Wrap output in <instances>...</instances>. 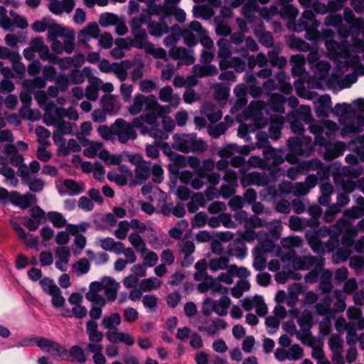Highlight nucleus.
Wrapping results in <instances>:
<instances>
[{"mask_svg":"<svg viewBox=\"0 0 364 364\" xmlns=\"http://www.w3.org/2000/svg\"><path fill=\"white\" fill-rule=\"evenodd\" d=\"M9 161L12 165L18 166L22 165L23 157L17 153L16 147L13 144L0 146V164L7 165Z\"/></svg>","mask_w":364,"mask_h":364,"instance_id":"nucleus-17","label":"nucleus"},{"mask_svg":"<svg viewBox=\"0 0 364 364\" xmlns=\"http://www.w3.org/2000/svg\"><path fill=\"white\" fill-rule=\"evenodd\" d=\"M280 243L282 247L289 250V252L293 251V248L300 247L302 245L303 241L300 237L290 236L282 238Z\"/></svg>","mask_w":364,"mask_h":364,"instance_id":"nucleus-60","label":"nucleus"},{"mask_svg":"<svg viewBox=\"0 0 364 364\" xmlns=\"http://www.w3.org/2000/svg\"><path fill=\"white\" fill-rule=\"evenodd\" d=\"M162 284V282L156 277H149L144 279L140 282V289L144 292L151 291L159 289Z\"/></svg>","mask_w":364,"mask_h":364,"instance_id":"nucleus-53","label":"nucleus"},{"mask_svg":"<svg viewBox=\"0 0 364 364\" xmlns=\"http://www.w3.org/2000/svg\"><path fill=\"white\" fill-rule=\"evenodd\" d=\"M43 122L48 126H53L57 131L63 134H70L73 132V125L65 120H55L51 112H47L43 115Z\"/></svg>","mask_w":364,"mask_h":364,"instance_id":"nucleus-21","label":"nucleus"},{"mask_svg":"<svg viewBox=\"0 0 364 364\" xmlns=\"http://www.w3.org/2000/svg\"><path fill=\"white\" fill-rule=\"evenodd\" d=\"M228 328L227 322L220 318L213 320L207 319L204 322V326H200L198 330L205 332L208 336H214L220 330H225Z\"/></svg>","mask_w":364,"mask_h":364,"instance_id":"nucleus-24","label":"nucleus"},{"mask_svg":"<svg viewBox=\"0 0 364 364\" xmlns=\"http://www.w3.org/2000/svg\"><path fill=\"white\" fill-rule=\"evenodd\" d=\"M147 27L149 33L155 37H161L169 31L168 25L164 20H161L160 22L149 21Z\"/></svg>","mask_w":364,"mask_h":364,"instance_id":"nucleus-43","label":"nucleus"},{"mask_svg":"<svg viewBox=\"0 0 364 364\" xmlns=\"http://www.w3.org/2000/svg\"><path fill=\"white\" fill-rule=\"evenodd\" d=\"M159 98L163 102L170 104L173 107H177L180 104V96L173 92L172 87L166 85L160 89Z\"/></svg>","mask_w":364,"mask_h":364,"instance_id":"nucleus-27","label":"nucleus"},{"mask_svg":"<svg viewBox=\"0 0 364 364\" xmlns=\"http://www.w3.org/2000/svg\"><path fill=\"white\" fill-rule=\"evenodd\" d=\"M55 267L61 272H66L71 256L70 248L65 246L58 247L55 250Z\"/></svg>","mask_w":364,"mask_h":364,"instance_id":"nucleus-25","label":"nucleus"},{"mask_svg":"<svg viewBox=\"0 0 364 364\" xmlns=\"http://www.w3.org/2000/svg\"><path fill=\"white\" fill-rule=\"evenodd\" d=\"M229 259L228 257L220 256L209 260V268L213 271L225 269L228 267Z\"/></svg>","mask_w":364,"mask_h":364,"instance_id":"nucleus-62","label":"nucleus"},{"mask_svg":"<svg viewBox=\"0 0 364 364\" xmlns=\"http://www.w3.org/2000/svg\"><path fill=\"white\" fill-rule=\"evenodd\" d=\"M71 46L70 50L67 48V44L65 43V38H63V42H61L58 39H55L53 41H50L52 42L51 43V49L52 50L57 53V54H62L63 52H65L67 53H71L74 50V41H75V36H72L71 38Z\"/></svg>","mask_w":364,"mask_h":364,"instance_id":"nucleus-48","label":"nucleus"},{"mask_svg":"<svg viewBox=\"0 0 364 364\" xmlns=\"http://www.w3.org/2000/svg\"><path fill=\"white\" fill-rule=\"evenodd\" d=\"M132 34L134 38L131 41V46L138 49H144L146 52L148 46L151 44V43L147 41L148 35L146 31L132 33Z\"/></svg>","mask_w":364,"mask_h":364,"instance_id":"nucleus-44","label":"nucleus"},{"mask_svg":"<svg viewBox=\"0 0 364 364\" xmlns=\"http://www.w3.org/2000/svg\"><path fill=\"white\" fill-rule=\"evenodd\" d=\"M254 34L258 38L259 43L265 47L270 48L273 46V36L270 32L255 29Z\"/></svg>","mask_w":364,"mask_h":364,"instance_id":"nucleus-63","label":"nucleus"},{"mask_svg":"<svg viewBox=\"0 0 364 364\" xmlns=\"http://www.w3.org/2000/svg\"><path fill=\"white\" fill-rule=\"evenodd\" d=\"M330 68V64L325 60H320L314 65H311L314 75L307 80L308 86L311 88H321L322 82L328 80Z\"/></svg>","mask_w":364,"mask_h":364,"instance_id":"nucleus-13","label":"nucleus"},{"mask_svg":"<svg viewBox=\"0 0 364 364\" xmlns=\"http://www.w3.org/2000/svg\"><path fill=\"white\" fill-rule=\"evenodd\" d=\"M193 73L198 77H203L215 75L218 73V70L214 65L196 64L193 67Z\"/></svg>","mask_w":364,"mask_h":364,"instance_id":"nucleus-37","label":"nucleus"},{"mask_svg":"<svg viewBox=\"0 0 364 364\" xmlns=\"http://www.w3.org/2000/svg\"><path fill=\"white\" fill-rule=\"evenodd\" d=\"M129 242L139 253L146 249V245L143 238L138 233H131L128 237Z\"/></svg>","mask_w":364,"mask_h":364,"instance_id":"nucleus-64","label":"nucleus"},{"mask_svg":"<svg viewBox=\"0 0 364 364\" xmlns=\"http://www.w3.org/2000/svg\"><path fill=\"white\" fill-rule=\"evenodd\" d=\"M300 4L305 8H311L316 13L324 14L329 12L330 14L325 19L326 27H334L338 34H341V16L336 14L337 11L341 9V1L337 0V3L333 1L329 2L326 6L317 0H299Z\"/></svg>","mask_w":364,"mask_h":364,"instance_id":"nucleus-7","label":"nucleus"},{"mask_svg":"<svg viewBox=\"0 0 364 364\" xmlns=\"http://www.w3.org/2000/svg\"><path fill=\"white\" fill-rule=\"evenodd\" d=\"M286 102L284 97L280 94H272L270 97L269 105L271 109L279 114L284 112V105Z\"/></svg>","mask_w":364,"mask_h":364,"instance_id":"nucleus-57","label":"nucleus"},{"mask_svg":"<svg viewBox=\"0 0 364 364\" xmlns=\"http://www.w3.org/2000/svg\"><path fill=\"white\" fill-rule=\"evenodd\" d=\"M357 109L364 112V98H358L353 102ZM364 129V115L357 113L350 104L343 102V136L347 134L359 135Z\"/></svg>","mask_w":364,"mask_h":364,"instance_id":"nucleus-6","label":"nucleus"},{"mask_svg":"<svg viewBox=\"0 0 364 364\" xmlns=\"http://www.w3.org/2000/svg\"><path fill=\"white\" fill-rule=\"evenodd\" d=\"M234 93L237 97L233 109H240L247 104V86L245 84H239L234 89Z\"/></svg>","mask_w":364,"mask_h":364,"instance_id":"nucleus-51","label":"nucleus"},{"mask_svg":"<svg viewBox=\"0 0 364 364\" xmlns=\"http://www.w3.org/2000/svg\"><path fill=\"white\" fill-rule=\"evenodd\" d=\"M36 196L31 193L21 195L17 191L11 192V203L26 209L36 203Z\"/></svg>","mask_w":364,"mask_h":364,"instance_id":"nucleus-28","label":"nucleus"},{"mask_svg":"<svg viewBox=\"0 0 364 364\" xmlns=\"http://www.w3.org/2000/svg\"><path fill=\"white\" fill-rule=\"evenodd\" d=\"M103 109L111 114H114L119 109L116 105L115 99L112 95L105 96L101 101Z\"/></svg>","mask_w":364,"mask_h":364,"instance_id":"nucleus-61","label":"nucleus"},{"mask_svg":"<svg viewBox=\"0 0 364 364\" xmlns=\"http://www.w3.org/2000/svg\"><path fill=\"white\" fill-rule=\"evenodd\" d=\"M100 290H104L107 300L113 301L116 299L120 284L111 277H105L98 282Z\"/></svg>","mask_w":364,"mask_h":364,"instance_id":"nucleus-20","label":"nucleus"},{"mask_svg":"<svg viewBox=\"0 0 364 364\" xmlns=\"http://www.w3.org/2000/svg\"><path fill=\"white\" fill-rule=\"evenodd\" d=\"M201 113L212 123L219 121L223 115L221 111L218 109L215 106L210 102H205L203 105Z\"/></svg>","mask_w":364,"mask_h":364,"instance_id":"nucleus-35","label":"nucleus"},{"mask_svg":"<svg viewBox=\"0 0 364 364\" xmlns=\"http://www.w3.org/2000/svg\"><path fill=\"white\" fill-rule=\"evenodd\" d=\"M319 22L315 18L314 14L310 10H306L297 23H289L288 27L296 32L306 31L305 38L311 41H318L321 38H330L334 36V31L328 27L322 33L317 30Z\"/></svg>","mask_w":364,"mask_h":364,"instance_id":"nucleus-5","label":"nucleus"},{"mask_svg":"<svg viewBox=\"0 0 364 364\" xmlns=\"http://www.w3.org/2000/svg\"><path fill=\"white\" fill-rule=\"evenodd\" d=\"M219 67L221 70L231 68L237 73H242L246 68V63L242 58L239 57H233L230 58L228 60H220Z\"/></svg>","mask_w":364,"mask_h":364,"instance_id":"nucleus-32","label":"nucleus"},{"mask_svg":"<svg viewBox=\"0 0 364 364\" xmlns=\"http://www.w3.org/2000/svg\"><path fill=\"white\" fill-rule=\"evenodd\" d=\"M319 187L321 195L318 198V203L321 205H328L331 202V196L333 193V188L329 183H321Z\"/></svg>","mask_w":364,"mask_h":364,"instance_id":"nucleus-49","label":"nucleus"},{"mask_svg":"<svg viewBox=\"0 0 364 364\" xmlns=\"http://www.w3.org/2000/svg\"><path fill=\"white\" fill-rule=\"evenodd\" d=\"M276 79L278 82L277 85H276L273 79H269L263 84V88L268 92L278 89L285 95L291 94L292 87L289 82V77H288L283 71H280L277 74Z\"/></svg>","mask_w":364,"mask_h":364,"instance_id":"nucleus-16","label":"nucleus"},{"mask_svg":"<svg viewBox=\"0 0 364 364\" xmlns=\"http://www.w3.org/2000/svg\"><path fill=\"white\" fill-rule=\"evenodd\" d=\"M143 261L144 266L146 267H154L159 259L157 254L152 250L146 248L139 253Z\"/></svg>","mask_w":364,"mask_h":364,"instance_id":"nucleus-58","label":"nucleus"},{"mask_svg":"<svg viewBox=\"0 0 364 364\" xmlns=\"http://www.w3.org/2000/svg\"><path fill=\"white\" fill-rule=\"evenodd\" d=\"M279 256L282 262H291L293 268L296 270H308L315 265H322L321 257L314 256L299 257L296 255L295 251H289L286 253L280 252Z\"/></svg>","mask_w":364,"mask_h":364,"instance_id":"nucleus-11","label":"nucleus"},{"mask_svg":"<svg viewBox=\"0 0 364 364\" xmlns=\"http://www.w3.org/2000/svg\"><path fill=\"white\" fill-rule=\"evenodd\" d=\"M326 47L328 50V57L338 63L340 62L341 58V46L339 43L327 40L326 41Z\"/></svg>","mask_w":364,"mask_h":364,"instance_id":"nucleus-52","label":"nucleus"},{"mask_svg":"<svg viewBox=\"0 0 364 364\" xmlns=\"http://www.w3.org/2000/svg\"><path fill=\"white\" fill-rule=\"evenodd\" d=\"M106 336L107 339L113 343H123L127 346H132L134 343V339L128 333L120 332L118 329H114L110 331H107Z\"/></svg>","mask_w":364,"mask_h":364,"instance_id":"nucleus-29","label":"nucleus"},{"mask_svg":"<svg viewBox=\"0 0 364 364\" xmlns=\"http://www.w3.org/2000/svg\"><path fill=\"white\" fill-rule=\"evenodd\" d=\"M318 233L321 236H329L327 243L323 244L316 232H308L306 233V239L312 250L316 253L324 252H333L339 245V236L341 234V219L331 227H321Z\"/></svg>","mask_w":364,"mask_h":364,"instance_id":"nucleus-3","label":"nucleus"},{"mask_svg":"<svg viewBox=\"0 0 364 364\" xmlns=\"http://www.w3.org/2000/svg\"><path fill=\"white\" fill-rule=\"evenodd\" d=\"M75 0H50L48 9L55 15L70 14L75 7Z\"/></svg>","mask_w":364,"mask_h":364,"instance_id":"nucleus-22","label":"nucleus"},{"mask_svg":"<svg viewBox=\"0 0 364 364\" xmlns=\"http://www.w3.org/2000/svg\"><path fill=\"white\" fill-rule=\"evenodd\" d=\"M271 124L269 127V136L272 139L277 140L281 134V128L284 124V119L282 115L274 114L271 116Z\"/></svg>","mask_w":364,"mask_h":364,"instance_id":"nucleus-38","label":"nucleus"},{"mask_svg":"<svg viewBox=\"0 0 364 364\" xmlns=\"http://www.w3.org/2000/svg\"><path fill=\"white\" fill-rule=\"evenodd\" d=\"M266 107V104L262 101H253L249 105L244 112L245 123L238 128L239 136L246 138L245 140L248 141L250 137L246 136L249 132H254L267 124V120L263 116Z\"/></svg>","mask_w":364,"mask_h":364,"instance_id":"nucleus-4","label":"nucleus"},{"mask_svg":"<svg viewBox=\"0 0 364 364\" xmlns=\"http://www.w3.org/2000/svg\"><path fill=\"white\" fill-rule=\"evenodd\" d=\"M287 120H290L291 118H297L306 123H310L311 117V111L309 106L301 105L298 109L291 111L287 115Z\"/></svg>","mask_w":364,"mask_h":364,"instance_id":"nucleus-36","label":"nucleus"},{"mask_svg":"<svg viewBox=\"0 0 364 364\" xmlns=\"http://www.w3.org/2000/svg\"><path fill=\"white\" fill-rule=\"evenodd\" d=\"M306 63V58L304 55L297 54L294 55L290 58V63L291 68V75L294 77H301L305 73L304 65Z\"/></svg>","mask_w":364,"mask_h":364,"instance_id":"nucleus-33","label":"nucleus"},{"mask_svg":"<svg viewBox=\"0 0 364 364\" xmlns=\"http://www.w3.org/2000/svg\"><path fill=\"white\" fill-rule=\"evenodd\" d=\"M168 109L164 112L159 114L157 111L154 112L155 122L153 124H146L147 132L144 134H149L156 139H166L168 133L175 128V122L168 114L171 112L169 106L165 105Z\"/></svg>","mask_w":364,"mask_h":364,"instance_id":"nucleus-8","label":"nucleus"},{"mask_svg":"<svg viewBox=\"0 0 364 364\" xmlns=\"http://www.w3.org/2000/svg\"><path fill=\"white\" fill-rule=\"evenodd\" d=\"M217 46H218V56L220 58V60L230 59L232 52L228 40L220 38L217 41Z\"/></svg>","mask_w":364,"mask_h":364,"instance_id":"nucleus-55","label":"nucleus"},{"mask_svg":"<svg viewBox=\"0 0 364 364\" xmlns=\"http://www.w3.org/2000/svg\"><path fill=\"white\" fill-rule=\"evenodd\" d=\"M231 304V300L228 296H223L213 303V311L220 316H225L228 314V309Z\"/></svg>","mask_w":364,"mask_h":364,"instance_id":"nucleus-50","label":"nucleus"},{"mask_svg":"<svg viewBox=\"0 0 364 364\" xmlns=\"http://www.w3.org/2000/svg\"><path fill=\"white\" fill-rule=\"evenodd\" d=\"M264 132H258L257 134V142L256 146L258 148L264 147L263 154L267 161L270 162L276 166L281 164L284 161V152L281 149H275L269 145L267 139H263L265 136Z\"/></svg>","mask_w":364,"mask_h":364,"instance_id":"nucleus-14","label":"nucleus"},{"mask_svg":"<svg viewBox=\"0 0 364 364\" xmlns=\"http://www.w3.org/2000/svg\"><path fill=\"white\" fill-rule=\"evenodd\" d=\"M269 178L265 173L252 172L245 173L241 176L240 183L242 186L246 187L250 185L264 186L269 183Z\"/></svg>","mask_w":364,"mask_h":364,"instance_id":"nucleus-23","label":"nucleus"},{"mask_svg":"<svg viewBox=\"0 0 364 364\" xmlns=\"http://www.w3.org/2000/svg\"><path fill=\"white\" fill-rule=\"evenodd\" d=\"M36 345L43 352L50 353L53 357L65 360L67 359L68 354L67 350L62 346L45 338H39L36 340Z\"/></svg>","mask_w":364,"mask_h":364,"instance_id":"nucleus-15","label":"nucleus"},{"mask_svg":"<svg viewBox=\"0 0 364 364\" xmlns=\"http://www.w3.org/2000/svg\"><path fill=\"white\" fill-rule=\"evenodd\" d=\"M145 107L144 114L136 117L133 123L137 129H140L141 134L147 132L146 124H153L155 122L154 112L157 111L159 114L164 112L168 109L166 106L160 105L154 95H144L136 94L134 95L132 104L128 107V112L132 115H137Z\"/></svg>","mask_w":364,"mask_h":364,"instance_id":"nucleus-2","label":"nucleus"},{"mask_svg":"<svg viewBox=\"0 0 364 364\" xmlns=\"http://www.w3.org/2000/svg\"><path fill=\"white\" fill-rule=\"evenodd\" d=\"M151 174V163L146 162L135 168L134 176L137 183H144Z\"/></svg>","mask_w":364,"mask_h":364,"instance_id":"nucleus-46","label":"nucleus"},{"mask_svg":"<svg viewBox=\"0 0 364 364\" xmlns=\"http://www.w3.org/2000/svg\"><path fill=\"white\" fill-rule=\"evenodd\" d=\"M121 323V317L118 313H113L109 316H105L102 321L103 327L110 331L117 329V326Z\"/></svg>","mask_w":364,"mask_h":364,"instance_id":"nucleus-56","label":"nucleus"},{"mask_svg":"<svg viewBox=\"0 0 364 364\" xmlns=\"http://www.w3.org/2000/svg\"><path fill=\"white\" fill-rule=\"evenodd\" d=\"M100 28L97 23L91 22L81 30L78 34V41L80 43H86L91 38H96L99 36Z\"/></svg>","mask_w":364,"mask_h":364,"instance_id":"nucleus-30","label":"nucleus"},{"mask_svg":"<svg viewBox=\"0 0 364 364\" xmlns=\"http://www.w3.org/2000/svg\"><path fill=\"white\" fill-rule=\"evenodd\" d=\"M228 252L231 256L242 259L247 255V248L240 240H235L228 245Z\"/></svg>","mask_w":364,"mask_h":364,"instance_id":"nucleus-45","label":"nucleus"},{"mask_svg":"<svg viewBox=\"0 0 364 364\" xmlns=\"http://www.w3.org/2000/svg\"><path fill=\"white\" fill-rule=\"evenodd\" d=\"M133 122H127L122 118H118L113 123V129L115 131V136L122 144H126L129 140L134 141L137 138V133L135 130Z\"/></svg>","mask_w":364,"mask_h":364,"instance_id":"nucleus-12","label":"nucleus"},{"mask_svg":"<svg viewBox=\"0 0 364 364\" xmlns=\"http://www.w3.org/2000/svg\"><path fill=\"white\" fill-rule=\"evenodd\" d=\"M169 55L174 60H178L177 68L183 65H191L195 62L193 50L183 47L173 46L169 50Z\"/></svg>","mask_w":364,"mask_h":364,"instance_id":"nucleus-19","label":"nucleus"},{"mask_svg":"<svg viewBox=\"0 0 364 364\" xmlns=\"http://www.w3.org/2000/svg\"><path fill=\"white\" fill-rule=\"evenodd\" d=\"M215 97L221 105L227 102L230 95V87L224 84L218 83L214 86Z\"/></svg>","mask_w":364,"mask_h":364,"instance_id":"nucleus-54","label":"nucleus"},{"mask_svg":"<svg viewBox=\"0 0 364 364\" xmlns=\"http://www.w3.org/2000/svg\"><path fill=\"white\" fill-rule=\"evenodd\" d=\"M80 144L85 147L83 154L88 158H94L99 156L100 151L102 150V143L89 139H83L80 141Z\"/></svg>","mask_w":364,"mask_h":364,"instance_id":"nucleus-34","label":"nucleus"},{"mask_svg":"<svg viewBox=\"0 0 364 364\" xmlns=\"http://www.w3.org/2000/svg\"><path fill=\"white\" fill-rule=\"evenodd\" d=\"M289 153L286 159L291 164L296 162V156H308L313 151L311 139L309 136L291 137L288 140Z\"/></svg>","mask_w":364,"mask_h":364,"instance_id":"nucleus-10","label":"nucleus"},{"mask_svg":"<svg viewBox=\"0 0 364 364\" xmlns=\"http://www.w3.org/2000/svg\"><path fill=\"white\" fill-rule=\"evenodd\" d=\"M260 237H258V245L255 249H259L262 253L273 252L275 246L272 240L269 238L268 233L260 231Z\"/></svg>","mask_w":364,"mask_h":364,"instance_id":"nucleus-42","label":"nucleus"},{"mask_svg":"<svg viewBox=\"0 0 364 364\" xmlns=\"http://www.w3.org/2000/svg\"><path fill=\"white\" fill-rule=\"evenodd\" d=\"M86 332L88 335L90 342L102 343L104 335L98 330L97 323L93 320H90L87 323Z\"/></svg>","mask_w":364,"mask_h":364,"instance_id":"nucleus-39","label":"nucleus"},{"mask_svg":"<svg viewBox=\"0 0 364 364\" xmlns=\"http://www.w3.org/2000/svg\"><path fill=\"white\" fill-rule=\"evenodd\" d=\"M330 349L333 353L332 360L334 364H341V338L339 335H332L328 341Z\"/></svg>","mask_w":364,"mask_h":364,"instance_id":"nucleus-31","label":"nucleus"},{"mask_svg":"<svg viewBox=\"0 0 364 364\" xmlns=\"http://www.w3.org/2000/svg\"><path fill=\"white\" fill-rule=\"evenodd\" d=\"M63 186L69 196H77L85 191V183L81 181H76L73 179H65L63 181Z\"/></svg>","mask_w":364,"mask_h":364,"instance_id":"nucleus-41","label":"nucleus"},{"mask_svg":"<svg viewBox=\"0 0 364 364\" xmlns=\"http://www.w3.org/2000/svg\"><path fill=\"white\" fill-rule=\"evenodd\" d=\"M254 257L253 267L257 271H262L267 266L265 254L259 249H254L252 251Z\"/></svg>","mask_w":364,"mask_h":364,"instance_id":"nucleus-59","label":"nucleus"},{"mask_svg":"<svg viewBox=\"0 0 364 364\" xmlns=\"http://www.w3.org/2000/svg\"><path fill=\"white\" fill-rule=\"evenodd\" d=\"M74 32L73 30L63 27L57 23H52L49 25L48 29V41H53L55 39H58V38H65V43L67 44V48L70 50V43L72 36H74Z\"/></svg>","mask_w":364,"mask_h":364,"instance_id":"nucleus-18","label":"nucleus"},{"mask_svg":"<svg viewBox=\"0 0 364 364\" xmlns=\"http://www.w3.org/2000/svg\"><path fill=\"white\" fill-rule=\"evenodd\" d=\"M173 139L172 147L183 153H203L208 149L207 143L196 134H176Z\"/></svg>","mask_w":364,"mask_h":364,"instance_id":"nucleus-9","label":"nucleus"},{"mask_svg":"<svg viewBox=\"0 0 364 364\" xmlns=\"http://www.w3.org/2000/svg\"><path fill=\"white\" fill-rule=\"evenodd\" d=\"M98 282H93L90 284V290L85 294L86 299L92 302L95 306L103 307L106 304V299L100 293V290Z\"/></svg>","mask_w":364,"mask_h":364,"instance_id":"nucleus-26","label":"nucleus"},{"mask_svg":"<svg viewBox=\"0 0 364 364\" xmlns=\"http://www.w3.org/2000/svg\"><path fill=\"white\" fill-rule=\"evenodd\" d=\"M132 63L129 60H122L120 63H114L112 72L117 77L124 82L127 78V71L130 69Z\"/></svg>","mask_w":364,"mask_h":364,"instance_id":"nucleus-40","label":"nucleus"},{"mask_svg":"<svg viewBox=\"0 0 364 364\" xmlns=\"http://www.w3.org/2000/svg\"><path fill=\"white\" fill-rule=\"evenodd\" d=\"M98 241L102 249L105 251L112 252L117 254V252L120 251L119 248H122V242L115 241L112 237L100 238Z\"/></svg>","mask_w":364,"mask_h":364,"instance_id":"nucleus-47","label":"nucleus"},{"mask_svg":"<svg viewBox=\"0 0 364 364\" xmlns=\"http://www.w3.org/2000/svg\"><path fill=\"white\" fill-rule=\"evenodd\" d=\"M309 130L315 135L314 145L321 147L319 151L323 154L325 159L332 160L340 155L341 143L333 141L335 132L338 130L335 122L328 120L313 122L309 125Z\"/></svg>","mask_w":364,"mask_h":364,"instance_id":"nucleus-1","label":"nucleus"}]
</instances>
